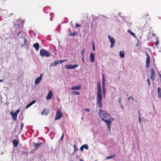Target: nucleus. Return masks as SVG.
<instances>
[{"label":"nucleus","mask_w":161,"mask_h":161,"mask_svg":"<svg viewBox=\"0 0 161 161\" xmlns=\"http://www.w3.org/2000/svg\"><path fill=\"white\" fill-rule=\"evenodd\" d=\"M98 92L97 93V103L98 107L100 108L103 107L102 101L103 97L102 94V92L101 86H97Z\"/></svg>","instance_id":"nucleus-1"},{"label":"nucleus","mask_w":161,"mask_h":161,"mask_svg":"<svg viewBox=\"0 0 161 161\" xmlns=\"http://www.w3.org/2000/svg\"><path fill=\"white\" fill-rule=\"evenodd\" d=\"M99 114L102 120L103 118L105 119H107L108 116H111L110 115L106 113L105 111H103L101 109H99Z\"/></svg>","instance_id":"nucleus-2"},{"label":"nucleus","mask_w":161,"mask_h":161,"mask_svg":"<svg viewBox=\"0 0 161 161\" xmlns=\"http://www.w3.org/2000/svg\"><path fill=\"white\" fill-rule=\"evenodd\" d=\"M40 56L42 57H48L50 56V53L44 49L40 50Z\"/></svg>","instance_id":"nucleus-3"},{"label":"nucleus","mask_w":161,"mask_h":161,"mask_svg":"<svg viewBox=\"0 0 161 161\" xmlns=\"http://www.w3.org/2000/svg\"><path fill=\"white\" fill-rule=\"evenodd\" d=\"M20 110L18 109L17 110L15 113H13L12 112H11L10 113V114L11 115L13 120L14 121H15L17 119V116L18 114L20 112Z\"/></svg>","instance_id":"nucleus-4"},{"label":"nucleus","mask_w":161,"mask_h":161,"mask_svg":"<svg viewBox=\"0 0 161 161\" xmlns=\"http://www.w3.org/2000/svg\"><path fill=\"white\" fill-rule=\"evenodd\" d=\"M102 120L105 122L107 125H110L111 123L114 120L113 118H110L108 119H102Z\"/></svg>","instance_id":"nucleus-5"},{"label":"nucleus","mask_w":161,"mask_h":161,"mask_svg":"<svg viewBox=\"0 0 161 161\" xmlns=\"http://www.w3.org/2000/svg\"><path fill=\"white\" fill-rule=\"evenodd\" d=\"M79 65L76 64L74 65H72L71 64L67 65L65 66V68L67 69H75L76 68L78 67Z\"/></svg>","instance_id":"nucleus-6"},{"label":"nucleus","mask_w":161,"mask_h":161,"mask_svg":"<svg viewBox=\"0 0 161 161\" xmlns=\"http://www.w3.org/2000/svg\"><path fill=\"white\" fill-rule=\"evenodd\" d=\"M146 54L147 57L146 66L147 68H148L149 66V64L150 61V58L149 55L147 53H146Z\"/></svg>","instance_id":"nucleus-7"},{"label":"nucleus","mask_w":161,"mask_h":161,"mask_svg":"<svg viewBox=\"0 0 161 161\" xmlns=\"http://www.w3.org/2000/svg\"><path fill=\"white\" fill-rule=\"evenodd\" d=\"M108 38L109 39V41L111 43V45H110V47L113 48L115 44V41L113 37H111L109 35L108 36Z\"/></svg>","instance_id":"nucleus-8"},{"label":"nucleus","mask_w":161,"mask_h":161,"mask_svg":"<svg viewBox=\"0 0 161 161\" xmlns=\"http://www.w3.org/2000/svg\"><path fill=\"white\" fill-rule=\"evenodd\" d=\"M62 115L61 112L58 110L56 112V115L55 118V119L58 120L60 119L62 117Z\"/></svg>","instance_id":"nucleus-9"},{"label":"nucleus","mask_w":161,"mask_h":161,"mask_svg":"<svg viewBox=\"0 0 161 161\" xmlns=\"http://www.w3.org/2000/svg\"><path fill=\"white\" fill-rule=\"evenodd\" d=\"M21 38L24 40V43L21 44V46L23 47L27 46L28 43L27 39L26 38L25 36H22Z\"/></svg>","instance_id":"nucleus-10"},{"label":"nucleus","mask_w":161,"mask_h":161,"mask_svg":"<svg viewBox=\"0 0 161 161\" xmlns=\"http://www.w3.org/2000/svg\"><path fill=\"white\" fill-rule=\"evenodd\" d=\"M50 112V110L48 109L45 108L43 109L41 113L42 115H47Z\"/></svg>","instance_id":"nucleus-11"},{"label":"nucleus","mask_w":161,"mask_h":161,"mask_svg":"<svg viewBox=\"0 0 161 161\" xmlns=\"http://www.w3.org/2000/svg\"><path fill=\"white\" fill-rule=\"evenodd\" d=\"M151 74L150 78L153 80H155V72L153 69H151Z\"/></svg>","instance_id":"nucleus-12"},{"label":"nucleus","mask_w":161,"mask_h":161,"mask_svg":"<svg viewBox=\"0 0 161 161\" xmlns=\"http://www.w3.org/2000/svg\"><path fill=\"white\" fill-rule=\"evenodd\" d=\"M90 59L91 62L93 63L94 61L95 57L94 53H91L90 55Z\"/></svg>","instance_id":"nucleus-13"},{"label":"nucleus","mask_w":161,"mask_h":161,"mask_svg":"<svg viewBox=\"0 0 161 161\" xmlns=\"http://www.w3.org/2000/svg\"><path fill=\"white\" fill-rule=\"evenodd\" d=\"M53 95V93L51 91H49L47 96L46 98L47 100L50 99Z\"/></svg>","instance_id":"nucleus-14"},{"label":"nucleus","mask_w":161,"mask_h":161,"mask_svg":"<svg viewBox=\"0 0 161 161\" xmlns=\"http://www.w3.org/2000/svg\"><path fill=\"white\" fill-rule=\"evenodd\" d=\"M81 86L80 85H79V86H73L72 87H71L70 88V89L71 90H79L81 89Z\"/></svg>","instance_id":"nucleus-15"},{"label":"nucleus","mask_w":161,"mask_h":161,"mask_svg":"<svg viewBox=\"0 0 161 161\" xmlns=\"http://www.w3.org/2000/svg\"><path fill=\"white\" fill-rule=\"evenodd\" d=\"M42 80V79L40 78H39L38 77L36 78L35 80V84L36 85H37L39 83L41 82Z\"/></svg>","instance_id":"nucleus-16"},{"label":"nucleus","mask_w":161,"mask_h":161,"mask_svg":"<svg viewBox=\"0 0 161 161\" xmlns=\"http://www.w3.org/2000/svg\"><path fill=\"white\" fill-rule=\"evenodd\" d=\"M33 47H35V49L36 51H38L39 50V43L37 42L34 44L33 45Z\"/></svg>","instance_id":"nucleus-17"},{"label":"nucleus","mask_w":161,"mask_h":161,"mask_svg":"<svg viewBox=\"0 0 161 161\" xmlns=\"http://www.w3.org/2000/svg\"><path fill=\"white\" fill-rule=\"evenodd\" d=\"M13 142L14 146L16 147L18 145L19 141L17 140H14Z\"/></svg>","instance_id":"nucleus-18"},{"label":"nucleus","mask_w":161,"mask_h":161,"mask_svg":"<svg viewBox=\"0 0 161 161\" xmlns=\"http://www.w3.org/2000/svg\"><path fill=\"white\" fill-rule=\"evenodd\" d=\"M36 101L35 100H33L29 104H28L25 107V108L27 109L32 104H34L36 103Z\"/></svg>","instance_id":"nucleus-19"},{"label":"nucleus","mask_w":161,"mask_h":161,"mask_svg":"<svg viewBox=\"0 0 161 161\" xmlns=\"http://www.w3.org/2000/svg\"><path fill=\"white\" fill-rule=\"evenodd\" d=\"M102 88H105V79H104V77L103 75H102Z\"/></svg>","instance_id":"nucleus-20"},{"label":"nucleus","mask_w":161,"mask_h":161,"mask_svg":"<svg viewBox=\"0 0 161 161\" xmlns=\"http://www.w3.org/2000/svg\"><path fill=\"white\" fill-rule=\"evenodd\" d=\"M158 95L159 98H160L161 97V89L159 87L158 88Z\"/></svg>","instance_id":"nucleus-21"},{"label":"nucleus","mask_w":161,"mask_h":161,"mask_svg":"<svg viewBox=\"0 0 161 161\" xmlns=\"http://www.w3.org/2000/svg\"><path fill=\"white\" fill-rule=\"evenodd\" d=\"M42 144V142L38 143H34V147H39Z\"/></svg>","instance_id":"nucleus-22"},{"label":"nucleus","mask_w":161,"mask_h":161,"mask_svg":"<svg viewBox=\"0 0 161 161\" xmlns=\"http://www.w3.org/2000/svg\"><path fill=\"white\" fill-rule=\"evenodd\" d=\"M127 32L130 33V34L133 37H136V35L134 33L130 31V30H127Z\"/></svg>","instance_id":"nucleus-23"},{"label":"nucleus","mask_w":161,"mask_h":161,"mask_svg":"<svg viewBox=\"0 0 161 161\" xmlns=\"http://www.w3.org/2000/svg\"><path fill=\"white\" fill-rule=\"evenodd\" d=\"M119 56L121 58H123L125 57L124 51H120L119 53Z\"/></svg>","instance_id":"nucleus-24"},{"label":"nucleus","mask_w":161,"mask_h":161,"mask_svg":"<svg viewBox=\"0 0 161 161\" xmlns=\"http://www.w3.org/2000/svg\"><path fill=\"white\" fill-rule=\"evenodd\" d=\"M115 156V154H113L110 156H108L106 157L107 159H109L113 158Z\"/></svg>","instance_id":"nucleus-25"},{"label":"nucleus","mask_w":161,"mask_h":161,"mask_svg":"<svg viewBox=\"0 0 161 161\" xmlns=\"http://www.w3.org/2000/svg\"><path fill=\"white\" fill-rule=\"evenodd\" d=\"M71 94L72 95H78L80 94V93L79 92H76V91H73L72 92Z\"/></svg>","instance_id":"nucleus-26"},{"label":"nucleus","mask_w":161,"mask_h":161,"mask_svg":"<svg viewBox=\"0 0 161 161\" xmlns=\"http://www.w3.org/2000/svg\"><path fill=\"white\" fill-rule=\"evenodd\" d=\"M77 35V33L75 32H72L69 34V36H75Z\"/></svg>","instance_id":"nucleus-27"},{"label":"nucleus","mask_w":161,"mask_h":161,"mask_svg":"<svg viewBox=\"0 0 161 161\" xmlns=\"http://www.w3.org/2000/svg\"><path fill=\"white\" fill-rule=\"evenodd\" d=\"M102 89H103V97H105V95H106V90L105 88H103Z\"/></svg>","instance_id":"nucleus-28"},{"label":"nucleus","mask_w":161,"mask_h":161,"mask_svg":"<svg viewBox=\"0 0 161 161\" xmlns=\"http://www.w3.org/2000/svg\"><path fill=\"white\" fill-rule=\"evenodd\" d=\"M82 146L84 148H85L86 149H88V146L87 144L83 145Z\"/></svg>","instance_id":"nucleus-29"},{"label":"nucleus","mask_w":161,"mask_h":161,"mask_svg":"<svg viewBox=\"0 0 161 161\" xmlns=\"http://www.w3.org/2000/svg\"><path fill=\"white\" fill-rule=\"evenodd\" d=\"M57 65V63L56 61L53 62L51 63V66H54Z\"/></svg>","instance_id":"nucleus-30"},{"label":"nucleus","mask_w":161,"mask_h":161,"mask_svg":"<svg viewBox=\"0 0 161 161\" xmlns=\"http://www.w3.org/2000/svg\"><path fill=\"white\" fill-rule=\"evenodd\" d=\"M85 51V50L84 49H82V51H81L82 57L84 56V52Z\"/></svg>","instance_id":"nucleus-31"},{"label":"nucleus","mask_w":161,"mask_h":161,"mask_svg":"<svg viewBox=\"0 0 161 161\" xmlns=\"http://www.w3.org/2000/svg\"><path fill=\"white\" fill-rule=\"evenodd\" d=\"M138 121L140 123L141 122V115H138Z\"/></svg>","instance_id":"nucleus-32"},{"label":"nucleus","mask_w":161,"mask_h":161,"mask_svg":"<svg viewBox=\"0 0 161 161\" xmlns=\"http://www.w3.org/2000/svg\"><path fill=\"white\" fill-rule=\"evenodd\" d=\"M67 61V60H66V59H63V60H59V61L60 62V63L61 64L62 63L66 62Z\"/></svg>","instance_id":"nucleus-33"},{"label":"nucleus","mask_w":161,"mask_h":161,"mask_svg":"<svg viewBox=\"0 0 161 161\" xmlns=\"http://www.w3.org/2000/svg\"><path fill=\"white\" fill-rule=\"evenodd\" d=\"M24 123H21V127H20V130H22L23 128V127L24 126Z\"/></svg>","instance_id":"nucleus-34"},{"label":"nucleus","mask_w":161,"mask_h":161,"mask_svg":"<svg viewBox=\"0 0 161 161\" xmlns=\"http://www.w3.org/2000/svg\"><path fill=\"white\" fill-rule=\"evenodd\" d=\"M156 39H157V41L155 43V44L156 46L158 45L159 43V42L158 39L157 38Z\"/></svg>","instance_id":"nucleus-35"},{"label":"nucleus","mask_w":161,"mask_h":161,"mask_svg":"<svg viewBox=\"0 0 161 161\" xmlns=\"http://www.w3.org/2000/svg\"><path fill=\"white\" fill-rule=\"evenodd\" d=\"M74 152H75L77 150V149L75 145L74 146Z\"/></svg>","instance_id":"nucleus-36"},{"label":"nucleus","mask_w":161,"mask_h":161,"mask_svg":"<svg viewBox=\"0 0 161 161\" xmlns=\"http://www.w3.org/2000/svg\"><path fill=\"white\" fill-rule=\"evenodd\" d=\"M84 110L85 111H86V112H89L90 111V109L89 108H85L84 109Z\"/></svg>","instance_id":"nucleus-37"},{"label":"nucleus","mask_w":161,"mask_h":161,"mask_svg":"<svg viewBox=\"0 0 161 161\" xmlns=\"http://www.w3.org/2000/svg\"><path fill=\"white\" fill-rule=\"evenodd\" d=\"M128 100H129V99H131L132 100V101H133L134 100V98H133V97L131 96H130L128 98Z\"/></svg>","instance_id":"nucleus-38"},{"label":"nucleus","mask_w":161,"mask_h":161,"mask_svg":"<svg viewBox=\"0 0 161 161\" xmlns=\"http://www.w3.org/2000/svg\"><path fill=\"white\" fill-rule=\"evenodd\" d=\"M121 98H119L118 100V102H119V103L121 104Z\"/></svg>","instance_id":"nucleus-39"},{"label":"nucleus","mask_w":161,"mask_h":161,"mask_svg":"<svg viewBox=\"0 0 161 161\" xmlns=\"http://www.w3.org/2000/svg\"><path fill=\"white\" fill-rule=\"evenodd\" d=\"M97 86H101V84L99 81L97 82Z\"/></svg>","instance_id":"nucleus-40"},{"label":"nucleus","mask_w":161,"mask_h":161,"mask_svg":"<svg viewBox=\"0 0 161 161\" xmlns=\"http://www.w3.org/2000/svg\"><path fill=\"white\" fill-rule=\"evenodd\" d=\"M64 136V133H63L62 135V136L60 138V140H62V139H63Z\"/></svg>","instance_id":"nucleus-41"},{"label":"nucleus","mask_w":161,"mask_h":161,"mask_svg":"<svg viewBox=\"0 0 161 161\" xmlns=\"http://www.w3.org/2000/svg\"><path fill=\"white\" fill-rule=\"evenodd\" d=\"M80 25H79L78 24V23H76V26L77 27H80Z\"/></svg>","instance_id":"nucleus-42"},{"label":"nucleus","mask_w":161,"mask_h":161,"mask_svg":"<svg viewBox=\"0 0 161 161\" xmlns=\"http://www.w3.org/2000/svg\"><path fill=\"white\" fill-rule=\"evenodd\" d=\"M83 147H82V146H81L80 147V149L81 151H82L83 150Z\"/></svg>","instance_id":"nucleus-43"},{"label":"nucleus","mask_w":161,"mask_h":161,"mask_svg":"<svg viewBox=\"0 0 161 161\" xmlns=\"http://www.w3.org/2000/svg\"><path fill=\"white\" fill-rule=\"evenodd\" d=\"M147 82L148 83V85L149 86H150V81H149V79L148 78L147 79Z\"/></svg>","instance_id":"nucleus-44"},{"label":"nucleus","mask_w":161,"mask_h":161,"mask_svg":"<svg viewBox=\"0 0 161 161\" xmlns=\"http://www.w3.org/2000/svg\"><path fill=\"white\" fill-rule=\"evenodd\" d=\"M43 76V74H42L40 75V76L39 77H38L40 78H40L42 79V77Z\"/></svg>","instance_id":"nucleus-45"},{"label":"nucleus","mask_w":161,"mask_h":161,"mask_svg":"<svg viewBox=\"0 0 161 161\" xmlns=\"http://www.w3.org/2000/svg\"><path fill=\"white\" fill-rule=\"evenodd\" d=\"M59 60L58 61H56V63H57V65L58 64H61L60 63Z\"/></svg>","instance_id":"nucleus-46"},{"label":"nucleus","mask_w":161,"mask_h":161,"mask_svg":"<svg viewBox=\"0 0 161 161\" xmlns=\"http://www.w3.org/2000/svg\"><path fill=\"white\" fill-rule=\"evenodd\" d=\"M110 125H109V126L108 125H107V126L108 128V130H110Z\"/></svg>","instance_id":"nucleus-47"},{"label":"nucleus","mask_w":161,"mask_h":161,"mask_svg":"<svg viewBox=\"0 0 161 161\" xmlns=\"http://www.w3.org/2000/svg\"><path fill=\"white\" fill-rule=\"evenodd\" d=\"M82 57V61L83 62H84V56H83V57Z\"/></svg>","instance_id":"nucleus-48"},{"label":"nucleus","mask_w":161,"mask_h":161,"mask_svg":"<svg viewBox=\"0 0 161 161\" xmlns=\"http://www.w3.org/2000/svg\"><path fill=\"white\" fill-rule=\"evenodd\" d=\"M93 50L94 51L95 50V47H94V45H93Z\"/></svg>","instance_id":"nucleus-49"},{"label":"nucleus","mask_w":161,"mask_h":161,"mask_svg":"<svg viewBox=\"0 0 161 161\" xmlns=\"http://www.w3.org/2000/svg\"><path fill=\"white\" fill-rule=\"evenodd\" d=\"M138 115H141L140 114V111H138Z\"/></svg>","instance_id":"nucleus-50"},{"label":"nucleus","mask_w":161,"mask_h":161,"mask_svg":"<svg viewBox=\"0 0 161 161\" xmlns=\"http://www.w3.org/2000/svg\"><path fill=\"white\" fill-rule=\"evenodd\" d=\"M138 45V43H137V44H136V46H137Z\"/></svg>","instance_id":"nucleus-51"},{"label":"nucleus","mask_w":161,"mask_h":161,"mask_svg":"<svg viewBox=\"0 0 161 161\" xmlns=\"http://www.w3.org/2000/svg\"><path fill=\"white\" fill-rule=\"evenodd\" d=\"M3 80H1L0 79V82H1V81H3Z\"/></svg>","instance_id":"nucleus-52"},{"label":"nucleus","mask_w":161,"mask_h":161,"mask_svg":"<svg viewBox=\"0 0 161 161\" xmlns=\"http://www.w3.org/2000/svg\"><path fill=\"white\" fill-rule=\"evenodd\" d=\"M159 76L161 78V75L160 74H159Z\"/></svg>","instance_id":"nucleus-53"},{"label":"nucleus","mask_w":161,"mask_h":161,"mask_svg":"<svg viewBox=\"0 0 161 161\" xmlns=\"http://www.w3.org/2000/svg\"><path fill=\"white\" fill-rule=\"evenodd\" d=\"M20 33V31L19 32V34H19Z\"/></svg>","instance_id":"nucleus-54"},{"label":"nucleus","mask_w":161,"mask_h":161,"mask_svg":"<svg viewBox=\"0 0 161 161\" xmlns=\"http://www.w3.org/2000/svg\"><path fill=\"white\" fill-rule=\"evenodd\" d=\"M121 107L122 108H123V107H122V105H121Z\"/></svg>","instance_id":"nucleus-55"},{"label":"nucleus","mask_w":161,"mask_h":161,"mask_svg":"<svg viewBox=\"0 0 161 161\" xmlns=\"http://www.w3.org/2000/svg\"><path fill=\"white\" fill-rule=\"evenodd\" d=\"M126 96H128V94H127Z\"/></svg>","instance_id":"nucleus-56"},{"label":"nucleus","mask_w":161,"mask_h":161,"mask_svg":"<svg viewBox=\"0 0 161 161\" xmlns=\"http://www.w3.org/2000/svg\"><path fill=\"white\" fill-rule=\"evenodd\" d=\"M11 15V14H10V15ZM11 15H13V14L12 13V14H11Z\"/></svg>","instance_id":"nucleus-57"},{"label":"nucleus","mask_w":161,"mask_h":161,"mask_svg":"<svg viewBox=\"0 0 161 161\" xmlns=\"http://www.w3.org/2000/svg\"><path fill=\"white\" fill-rule=\"evenodd\" d=\"M147 15L148 16V14H147Z\"/></svg>","instance_id":"nucleus-58"}]
</instances>
